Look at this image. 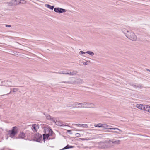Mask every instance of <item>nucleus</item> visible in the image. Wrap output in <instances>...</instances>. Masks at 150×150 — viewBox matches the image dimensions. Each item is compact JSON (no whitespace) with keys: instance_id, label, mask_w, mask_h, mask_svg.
I'll return each mask as SVG.
<instances>
[{"instance_id":"1","label":"nucleus","mask_w":150,"mask_h":150,"mask_svg":"<svg viewBox=\"0 0 150 150\" xmlns=\"http://www.w3.org/2000/svg\"><path fill=\"white\" fill-rule=\"evenodd\" d=\"M126 32H124V33L128 38L133 41L136 40L137 38L134 33L127 30Z\"/></svg>"},{"instance_id":"2","label":"nucleus","mask_w":150,"mask_h":150,"mask_svg":"<svg viewBox=\"0 0 150 150\" xmlns=\"http://www.w3.org/2000/svg\"><path fill=\"white\" fill-rule=\"evenodd\" d=\"M81 105L83 106H78L77 108H91L94 107V105L90 103L84 102L81 103Z\"/></svg>"},{"instance_id":"3","label":"nucleus","mask_w":150,"mask_h":150,"mask_svg":"<svg viewBox=\"0 0 150 150\" xmlns=\"http://www.w3.org/2000/svg\"><path fill=\"white\" fill-rule=\"evenodd\" d=\"M17 127L16 126L13 127L11 130L8 131V135L11 138H13L17 133V130H16Z\"/></svg>"},{"instance_id":"4","label":"nucleus","mask_w":150,"mask_h":150,"mask_svg":"<svg viewBox=\"0 0 150 150\" xmlns=\"http://www.w3.org/2000/svg\"><path fill=\"white\" fill-rule=\"evenodd\" d=\"M97 144L98 145V147L100 148L105 149L109 147V143L107 142L98 143Z\"/></svg>"},{"instance_id":"5","label":"nucleus","mask_w":150,"mask_h":150,"mask_svg":"<svg viewBox=\"0 0 150 150\" xmlns=\"http://www.w3.org/2000/svg\"><path fill=\"white\" fill-rule=\"evenodd\" d=\"M34 138L35 141L40 142L42 138V136L41 134L37 133L34 135Z\"/></svg>"},{"instance_id":"6","label":"nucleus","mask_w":150,"mask_h":150,"mask_svg":"<svg viewBox=\"0 0 150 150\" xmlns=\"http://www.w3.org/2000/svg\"><path fill=\"white\" fill-rule=\"evenodd\" d=\"M54 11L55 12L60 13L65 12L66 10L64 9L59 8H55L54 9Z\"/></svg>"},{"instance_id":"7","label":"nucleus","mask_w":150,"mask_h":150,"mask_svg":"<svg viewBox=\"0 0 150 150\" xmlns=\"http://www.w3.org/2000/svg\"><path fill=\"white\" fill-rule=\"evenodd\" d=\"M146 105L142 104H137V105L136 107L139 109L145 111Z\"/></svg>"},{"instance_id":"8","label":"nucleus","mask_w":150,"mask_h":150,"mask_svg":"<svg viewBox=\"0 0 150 150\" xmlns=\"http://www.w3.org/2000/svg\"><path fill=\"white\" fill-rule=\"evenodd\" d=\"M44 130L45 132V133L49 135V136L52 135L53 132L51 129L46 128V129H45Z\"/></svg>"},{"instance_id":"9","label":"nucleus","mask_w":150,"mask_h":150,"mask_svg":"<svg viewBox=\"0 0 150 150\" xmlns=\"http://www.w3.org/2000/svg\"><path fill=\"white\" fill-rule=\"evenodd\" d=\"M18 4V1L17 0H12L9 3V5L10 6H15Z\"/></svg>"},{"instance_id":"10","label":"nucleus","mask_w":150,"mask_h":150,"mask_svg":"<svg viewBox=\"0 0 150 150\" xmlns=\"http://www.w3.org/2000/svg\"><path fill=\"white\" fill-rule=\"evenodd\" d=\"M4 83H5V85L6 86V87H10L12 86V83L11 81H4L2 82L4 84Z\"/></svg>"},{"instance_id":"11","label":"nucleus","mask_w":150,"mask_h":150,"mask_svg":"<svg viewBox=\"0 0 150 150\" xmlns=\"http://www.w3.org/2000/svg\"><path fill=\"white\" fill-rule=\"evenodd\" d=\"M39 128V126L38 125L33 124L31 129L33 131L36 132L37 129Z\"/></svg>"},{"instance_id":"12","label":"nucleus","mask_w":150,"mask_h":150,"mask_svg":"<svg viewBox=\"0 0 150 150\" xmlns=\"http://www.w3.org/2000/svg\"><path fill=\"white\" fill-rule=\"evenodd\" d=\"M75 125L76 126L78 127H82L84 128H87L88 127V125L86 124H75Z\"/></svg>"},{"instance_id":"13","label":"nucleus","mask_w":150,"mask_h":150,"mask_svg":"<svg viewBox=\"0 0 150 150\" xmlns=\"http://www.w3.org/2000/svg\"><path fill=\"white\" fill-rule=\"evenodd\" d=\"M109 141L111 142L112 143L115 144H120V140H114V139L111 140H109Z\"/></svg>"},{"instance_id":"14","label":"nucleus","mask_w":150,"mask_h":150,"mask_svg":"<svg viewBox=\"0 0 150 150\" xmlns=\"http://www.w3.org/2000/svg\"><path fill=\"white\" fill-rule=\"evenodd\" d=\"M19 137L20 138L24 139V138L25 137V134L23 132H20L19 135Z\"/></svg>"},{"instance_id":"15","label":"nucleus","mask_w":150,"mask_h":150,"mask_svg":"<svg viewBox=\"0 0 150 150\" xmlns=\"http://www.w3.org/2000/svg\"><path fill=\"white\" fill-rule=\"evenodd\" d=\"M76 82L78 84H81L83 83V81L82 79H79L76 80Z\"/></svg>"},{"instance_id":"16","label":"nucleus","mask_w":150,"mask_h":150,"mask_svg":"<svg viewBox=\"0 0 150 150\" xmlns=\"http://www.w3.org/2000/svg\"><path fill=\"white\" fill-rule=\"evenodd\" d=\"M45 6L51 10H53L54 7V6H52L50 5L47 4H45Z\"/></svg>"},{"instance_id":"17","label":"nucleus","mask_w":150,"mask_h":150,"mask_svg":"<svg viewBox=\"0 0 150 150\" xmlns=\"http://www.w3.org/2000/svg\"><path fill=\"white\" fill-rule=\"evenodd\" d=\"M54 121L55 123L57 125L60 126H62L63 124L62 123V122H61L59 121H58L57 120H56V122L55 121V120H54Z\"/></svg>"},{"instance_id":"18","label":"nucleus","mask_w":150,"mask_h":150,"mask_svg":"<svg viewBox=\"0 0 150 150\" xmlns=\"http://www.w3.org/2000/svg\"><path fill=\"white\" fill-rule=\"evenodd\" d=\"M49 137V135L45 133V134H43V139L44 141V142H45V140L47 139Z\"/></svg>"},{"instance_id":"19","label":"nucleus","mask_w":150,"mask_h":150,"mask_svg":"<svg viewBox=\"0 0 150 150\" xmlns=\"http://www.w3.org/2000/svg\"><path fill=\"white\" fill-rule=\"evenodd\" d=\"M73 147V146H70L69 145H67L65 147L63 148L62 149H61V150L71 148H72Z\"/></svg>"},{"instance_id":"20","label":"nucleus","mask_w":150,"mask_h":150,"mask_svg":"<svg viewBox=\"0 0 150 150\" xmlns=\"http://www.w3.org/2000/svg\"><path fill=\"white\" fill-rule=\"evenodd\" d=\"M145 111H148L150 113V106L147 105L146 108H145Z\"/></svg>"},{"instance_id":"21","label":"nucleus","mask_w":150,"mask_h":150,"mask_svg":"<svg viewBox=\"0 0 150 150\" xmlns=\"http://www.w3.org/2000/svg\"><path fill=\"white\" fill-rule=\"evenodd\" d=\"M86 53L91 55V56H93L94 54V53L91 51H87L86 52Z\"/></svg>"},{"instance_id":"22","label":"nucleus","mask_w":150,"mask_h":150,"mask_svg":"<svg viewBox=\"0 0 150 150\" xmlns=\"http://www.w3.org/2000/svg\"><path fill=\"white\" fill-rule=\"evenodd\" d=\"M26 1L24 0H20L18 1L19 4H23L26 3Z\"/></svg>"},{"instance_id":"23","label":"nucleus","mask_w":150,"mask_h":150,"mask_svg":"<svg viewBox=\"0 0 150 150\" xmlns=\"http://www.w3.org/2000/svg\"><path fill=\"white\" fill-rule=\"evenodd\" d=\"M102 124L101 123H99L95 125V126L98 127H102Z\"/></svg>"},{"instance_id":"24","label":"nucleus","mask_w":150,"mask_h":150,"mask_svg":"<svg viewBox=\"0 0 150 150\" xmlns=\"http://www.w3.org/2000/svg\"><path fill=\"white\" fill-rule=\"evenodd\" d=\"M102 125H102V127H103L105 128H106L107 127H112V126H110L108 125L107 124H102Z\"/></svg>"},{"instance_id":"25","label":"nucleus","mask_w":150,"mask_h":150,"mask_svg":"<svg viewBox=\"0 0 150 150\" xmlns=\"http://www.w3.org/2000/svg\"><path fill=\"white\" fill-rule=\"evenodd\" d=\"M73 105L74 106H76V105H81V103H78L77 102H75L73 104Z\"/></svg>"},{"instance_id":"26","label":"nucleus","mask_w":150,"mask_h":150,"mask_svg":"<svg viewBox=\"0 0 150 150\" xmlns=\"http://www.w3.org/2000/svg\"><path fill=\"white\" fill-rule=\"evenodd\" d=\"M107 129H110V130H112V129H113V130H119L121 132H122V131L121 130L119 129L118 128H108Z\"/></svg>"},{"instance_id":"27","label":"nucleus","mask_w":150,"mask_h":150,"mask_svg":"<svg viewBox=\"0 0 150 150\" xmlns=\"http://www.w3.org/2000/svg\"><path fill=\"white\" fill-rule=\"evenodd\" d=\"M77 71H74L71 72L72 76L75 75L77 73Z\"/></svg>"},{"instance_id":"28","label":"nucleus","mask_w":150,"mask_h":150,"mask_svg":"<svg viewBox=\"0 0 150 150\" xmlns=\"http://www.w3.org/2000/svg\"><path fill=\"white\" fill-rule=\"evenodd\" d=\"M18 90V88H14L13 89V92H17Z\"/></svg>"},{"instance_id":"29","label":"nucleus","mask_w":150,"mask_h":150,"mask_svg":"<svg viewBox=\"0 0 150 150\" xmlns=\"http://www.w3.org/2000/svg\"><path fill=\"white\" fill-rule=\"evenodd\" d=\"M75 135L77 137H79L81 136L80 134L79 133H76L75 134Z\"/></svg>"},{"instance_id":"30","label":"nucleus","mask_w":150,"mask_h":150,"mask_svg":"<svg viewBox=\"0 0 150 150\" xmlns=\"http://www.w3.org/2000/svg\"><path fill=\"white\" fill-rule=\"evenodd\" d=\"M61 83H68V84H70L71 83L70 81H63Z\"/></svg>"},{"instance_id":"31","label":"nucleus","mask_w":150,"mask_h":150,"mask_svg":"<svg viewBox=\"0 0 150 150\" xmlns=\"http://www.w3.org/2000/svg\"><path fill=\"white\" fill-rule=\"evenodd\" d=\"M133 86L136 87H137V86L138 87H141V86L140 85H133Z\"/></svg>"},{"instance_id":"32","label":"nucleus","mask_w":150,"mask_h":150,"mask_svg":"<svg viewBox=\"0 0 150 150\" xmlns=\"http://www.w3.org/2000/svg\"><path fill=\"white\" fill-rule=\"evenodd\" d=\"M65 74H68L69 75L72 76L71 72H70L69 73H65Z\"/></svg>"},{"instance_id":"33","label":"nucleus","mask_w":150,"mask_h":150,"mask_svg":"<svg viewBox=\"0 0 150 150\" xmlns=\"http://www.w3.org/2000/svg\"><path fill=\"white\" fill-rule=\"evenodd\" d=\"M46 117L47 119H51L52 117L50 116V115H47L46 116Z\"/></svg>"},{"instance_id":"34","label":"nucleus","mask_w":150,"mask_h":150,"mask_svg":"<svg viewBox=\"0 0 150 150\" xmlns=\"http://www.w3.org/2000/svg\"><path fill=\"white\" fill-rule=\"evenodd\" d=\"M110 132H112V133H118V134L120 133L116 131H110Z\"/></svg>"},{"instance_id":"35","label":"nucleus","mask_w":150,"mask_h":150,"mask_svg":"<svg viewBox=\"0 0 150 150\" xmlns=\"http://www.w3.org/2000/svg\"><path fill=\"white\" fill-rule=\"evenodd\" d=\"M81 54H85V53H86V52H84L83 51H80V53H81Z\"/></svg>"},{"instance_id":"36","label":"nucleus","mask_w":150,"mask_h":150,"mask_svg":"<svg viewBox=\"0 0 150 150\" xmlns=\"http://www.w3.org/2000/svg\"><path fill=\"white\" fill-rule=\"evenodd\" d=\"M71 130H67V132H69L70 133V134H72V133H71Z\"/></svg>"},{"instance_id":"37","label":"nucleus","mask_w":150,"mask_h":150,"mask_svg":"<svg viewBox=\"0 0 150 150\" xmlns=\"http://www.w3.org/2000/svg\"><path fill=\"white\" fill-rule=\"evenodd\" d=\"M88 64V63H87V62H83V64L84 65H87Z\"/></svg>"},{"instance_id":"38","label":"nucleus","mask_w":150,"mask_h":150,"mask_svg":"<svg viewBox=\"0 0 150 150\" xmlns=\"http://www.w3.org/2000/svg\"><path fill=\"white\" fill-rule=\"evenodd\" d=\"M6 27H11V25H5Z\"/></svg>"},{"instance_id":"39","label":"nucleus","mask_w":150,"mask_h":150,"mask_svg":"<svg viewBox=\"0 0 150 150\" xmlns=\"http://www.w3.org/2000/svg\"><path fill=\"white\" fill-rule=\"evenodd\" d=\"M11 90H10V91H9V93H7L6 95H8V94H10L11 93Z\"/></svg>"},{"instance_id":"40","label":"nucleus","mask_w":150,"mask_h":150,"mask_svg":"<svg viewBox=\"0 0 150 150\" xmlns=\"http://www.w3.org/2000/svg\"><path fill=\"white\" fill-rule=\"evenodd\" d=\"M80 139L82 140H86L85 138H80Z\"/></svg>"},{"instance_id":"41","label":"nucleus","mask_w":150,"mask_h":150,"mask_svg":"<svg viewBox=\"0 0 150 150\" xmlns=\"http://www.w3.org/2000/svg\"><path fill=\"white\" fill-rule=\"evenodd\" d=\"M58 73V74H62V72H58V73Z\"/></svg>"},{"instance_id":"42","label":"nucleus","mask_w":150,"mask_h":150,"mask_svg":"<svg viewBox=\"0 0 150 150\" xmlns=\"http://www.w3.org/2000/svg\"><path fill=\"white\" fill-rule=\"evenodd\" d=\"M62 74H65V73H64L63 71H62Z\"/></svg>"},{"instance_id":"43","label":"nucleus","mask_w":150,"mask_h":150,"mask_svg":"<svg viewBox=\"0 0 150 150\" xmlns=\"http://www.w3.org/2000/svg\"><path fill=\"white\" fill-rule=\"evenodd\" d=\"M86 62H87V63H88V62H90V61H89H89H86Z\"/></svg>"},{"instance_id":"44","label":"nucleus","mask_w":150,"mask_h":150,"mask_svg":"<svg viewBox=\"0 0 150 150\" xmlns=\"http://www.w3.org/2000/svg\"><path fill=\"white\" fill-rule=\"evenodd\" d=\"M147 70L150 72V70L149 69H147Z\"/></svg>"},{"instance_id":"45","label":"nucleus","mask_w":150,"mask_h":150,"mask_svg":"<svg viewBox=\"0 0 150 150\" xmlns=\"http://www.w3.org/2000/svg\"><path fill=\"white\" fill-rule=\"evenodd\" d=\"M68 107H71L70 106H67Z\"/></svg>"}]
</instances>
